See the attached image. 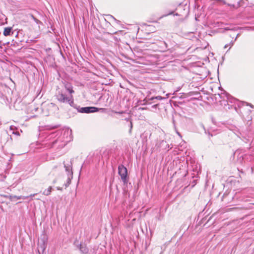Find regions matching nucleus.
Returning <instances> with one entry per match:
<instances>
[{
  "label": "nucleus",
  "mask_w": 254,
  "mask_h": 254,
  "mask_svg": "<svg viewBox=\"0 0 254 254\" xmlns=\"http://www.w3.org/2000/svg\"><path fill=\"white\" fill-rule=\"evenodd\" d=\"M118 174L121 177V180L124 184H127L128 181L127 170L123 165H120L118 166Z\"/></svg>",
  "instance_id": "nucleus-1"
},
{
  "label": "nucleus",
  "mask_w": 254,
  "mask_h": 254,
  "mask_svg": "<svg viewBox=\"0 0 254 254\" xmlns=\"http://www.w3.org/2000/svg\"><path fill=\"white\" fill-rule=\"evenodd\" d=\"M57 99L61 102H68L72 103L73 101V96L70 95L69 96H67L62 92H59L57 96Z\"/></svg>",
  "instance_id": "nucleus-2"
},
{
  "label": "nucleus",
  "mask_w": 254,
  "mask_h": 254,
  "mask_svg": "<svg viewBox=\"0 0 254 254\" xmlns=\"http://www.w3.org/2000/svg\"><path fill=\"white\" fill-rule=\"evenodd\" d=\"M12 27H5L3 30V34L4 36H9L13 34Z\"/></svg>",
  "instance_id": "nucleus-3"
},
{
  "label": "nucleus",
  "mask_w": 254,
  "mask_h": 254,
  "mask_svg": "<svg viewBox=\"0 0 254 254\" xmlns=\"http://www.w3.org/2000/svg\"><path fill=\"white\" fill-rule=\"evenodd\" d=\"M82 112L89 113H93L97 111V108L93 107H88L82 108Z\"/></svg>",
  "instance_id": "nucleus-4"
},
{
  "label": "nucleus",
  "mask_w": 254,
  "mask_h": 254,
  "mask_svg": "<svg viewBox=\"0 0 254 254\" xmlns=\"http://www.w3.org/2000/svg\"><path fill=\"white\" fill-rule=\"evenodd\" d=\"M64 87L65 89L71 95L74 92L73 89V87L71 83L66 82L64 83Z\"/></svg>",
  "instance_id": "nucleus-5"
},
{
  "label": "nucleus",
  "mask_w": 254,
  "mask_h": 254,
  "mask_svg": "<svg viewBox=\"0 0 254 254\" xmlns=\"http://www.w3.org/2000/svg\"><path fill=\"white\" fill-rule=\"evenodd\" d=\"M52 190V187L51 186H49L47 189H45L42 191V194L45 195H49L51 194Z\"/></svg>",
  "instance_id": "nucleus-6"
},
{
  "label": "nucleus",
  "mask_w": 254,
  "mask_h": 254,
  "mask_svg": "<svg viewBox=\"0 0 254 254\" xmlns=\"http://www.w3.org/2000/svg\"><path fill=\"white\" fill-rule=\"evenodd\" d=\"M80 250L82 253L84 254H86L88 253L87 248L86 247H83L82 245L80 246Z\"/></svg>",
  "instance_id": "nucleus-7"
},
{
  "label": "nucleus",
  "mask_w": 254,
  "mask_h": 254,
  "mask_svg": "<svg viewBox=\"0 0 254 254\" xmlns=\"http://www.w3.org/2000/svg\"><path fill=\"white\" fill-rule=\"evenodd\" d=\"M156 99H162V97L161 96H157L156 97Z\"/></svg>",
  "instance_id": "nucleus-8"
},
{
  "label": "nucleus",
  "mask_w": 254,
  "mask_h": 254,
  "mask_svg": "<svg viewBox=\"0 0 254 254\" xmlns=\"http://www.w3.org/2000/svg\"><path fill=\"white\" fill-rule=\"evenodd\" d=\"M158 106V104H156L153 106V107L156 108Z\"/></svg>",
  "instance_id": "nucleus-9"
},
{
  "label": "nucleus",
  "mask_w": 254,
  "mask_h": 254,
  "mask_svg": "<svg viewBox=\"0 0 254 254\" xmlns=\"http://www.w3.org/2000/svg\"><path fill=\"white\" fill-rule=\"evenodd\" d=\"M58 189L59 190H62V189H60V188H58Z\"/></svg>",
  "instance_id": "nucleus-10"
}]
</instances>
